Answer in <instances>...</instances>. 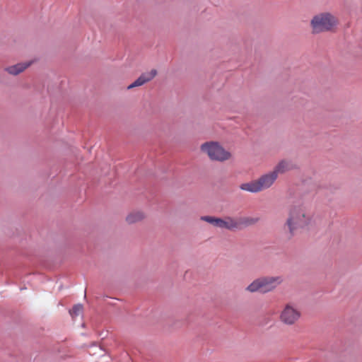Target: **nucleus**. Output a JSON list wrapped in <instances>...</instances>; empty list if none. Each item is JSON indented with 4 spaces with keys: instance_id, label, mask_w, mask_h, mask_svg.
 I'll return each instance as SVG.
<instances>
[{
    "instance_id": "9",
    "label": "nucleus",
    "mask_w": 362,
    "mask_h": 362,
    "mask_svg": "<svg viewBox=\"0 0 362 362\" xmlns=\"http://www.w3.org/2000/svg\"><path fill=\"white\" fill-rule=\"evenodd\" d=\"M31 64L30 62L19 63L13 66H8L6 70L12 75H17L23 72Z\"/></svg>"
},
{
    "instance_id": "11",
    "label": "nucleus",
    "mask_w": 362,
    "mask_h": 362,
    "mask_svg": "<svg viewBox=\"0 0 362 362\" xmlns=\"http://www.w3.org/2000/svg\"><path fill=\"white\" fill-rule=\"evenodd\" d=\"M291 168V165L286 160H282L276 165V166L274 168L272 172L276 173V177H278L279 174L284 173L289 170Z\"/></svg>"
},
{
    "instance_id": "3",
    "label": "nucleus",
    "mask_w": 362,
    "mask_h": 362,
    "mask_svg": "<svg viewBox=\"0 0 362 362\" xmlns=\"http://www.w3.org/2000/svg\"><path fill=\"white\" fill-rule=\"evenodd\" d=\"M259 218L241 216V217H232L225 216L224 218H218V226L221 229H226L228 230L234 231L241 230L244 228L254 225L259 221Z\"/></svg>"
},
{
    "instance_id": "13",
    "label": "nucleus",
    "mask_w": 362,
    "mask_h": 362,
    "mask_svg": "<svg viewBox=\"0 0 362 362\" xmlns=\"http://www.w3.org/2000/svg\"><path fill=\"white\" fill-rule=\"evenodd\" d=\"M200 218L202 221H206L215 227L218 226V218H217V217L210 216H201Z\"/></svg>"
},
{
    "instance_id": "6",
    "label": "nucleus",
    "mask_w": 362,
    "mask_h": 362,
    "mask_svg": "<svg viewBox=\"0 0 362 362\" xmlns=\"http://www.w3.org/2000/svg\"><path fill=\"white\" fill-rule=\"evenodd\" d=\"M201 150L213 160L225 161L230 158V153L217 142H206L201 146Z\"/></svg>"
},
{
    "instance_id": "10",
    "label": "nucleus",
    "mask_w": 362,
    "mask_h": 362,
    "mask_svg": "<svg viewBox=\"0 0 362 362\" xmlns=\"http://www.w3.org/2000/svg\"><path fill=\"white\" fill-rule=\"evenodd\" d=\"M145 217L144 214L140 211H135L131 212L126 217V221L129 224H133L142 221Z\"/></svg>"
},
{
    "instance_id": "4",
    "label": "nucleus",
    "mask_w": 362,
    "mask_h": 362,
    "mask_svg": "<svg viewBox=\"0 0 362 362\" xmlns=\"http://www.w3.org/2000/svg\"><path fill=\"white\" fill-rule=\"evenodd\" d=\"M276 179V173L271 171L262 175L257 180L242 184L240 188L244 191L256 193L272 187Z\"/></svg>"
},
{
    "instance_id": "1",
    "label": "nucleus",
    "mask_w": 362,
    "mask_h": 362,
    "mask_svg": "<svg viewBox=\"0 0 362 362\" xmlns=\"http://www.w3.org/2000/svg\"><path fill=\"white\" fill-rule=\"evenodd\" d=\"M313 216L305 203L297 202L292 204L288 210V216L286 221L291 236L296 230L308 226L312 221Z\"/></svg>"
},
{
    "instance_id": "5",
    "label": "nucleus",
    "mask_w": 362,
    "mask_h": 362,
    "mask_svg": "<svg viewBox=\"0 0 362 362\" xmlns=\"http://www.w3.org/2000/svg\"><path fill=\"white\" fill-rule=\"evenodd\" d=\"M283 279L281 276H263L253 281L247 288L246 291L254 292L267 293L274 290L281 284Z\"/></svg>"
},
{
    "instance_id": "12",
    "label": "nucleus",
    "mask_w": 362,
    "mask_h": 362,
    "mask_svg": "<svg viewBox=\"0 0 362 362\" xmlns=\"http://www.w3.org/2000/svg\"><path fill=\"white\" fill-rule=\"evenodd\" d=\"M83 312V305L81 304L75 305L71 310H69V313L73 318L80 315Z\"/></svg>"
},
{
    "instance_id": "7",
    "label": "nucleus",
    "mask_w": 362,
    "mask_h": 362,
    "mask_svg": "<svg viewBox=\"0 0 362 362\" xmlns=\"http://www.w3.org/2000/svg\"><path fill=\"white\" fill-rule=\"evenodd\" d=\"M301 313L295 305L288 303L280 313V321L286 325H295L300 319Z\"/></svg>"
},
{
    "instance_id": "8",
    "label": "nucleus",
    "mask_w": 362,
    "mask_h": 362,
    "mask_svg": "<svg viewBox=\"0 0 362 362\" xmlns=\"http://www.w3.org/2000/svg\"><path fill=\"white\" fill-rule=\"evenodd\" d=\"M156 74L157 71L156 69H152L149 72L142 74L134 83L128 86L127 89H132L144 85V83L151 81Z\"/></svg>"
},
{
    "instance_id": "2",
    "label": "nucleus",
    "mask_w": 362,
    "mask_h": 362,
    "mask_svg": "<svg viewBox=\"0 0 362 362\" xmlns=\"http://www.w3.org/2000/svg\"><path fill=\"white\" fill-rule=\"evenodd\" d=\"M339 24L338 18L329 12H322L314 16L310 21L312 33L319 34L334 32Z\"/></svg>"
}]
</instances>
